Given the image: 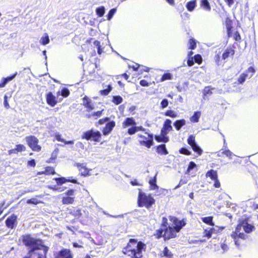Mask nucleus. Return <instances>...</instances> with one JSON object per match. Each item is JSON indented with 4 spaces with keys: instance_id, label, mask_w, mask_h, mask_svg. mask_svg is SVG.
Segmentation results:
<instances>
[{
    "instance_id": "nucleus-1",
    "label": "nucleus",
    "mask_w": 258,
    "mask_h": 258,
    "mask_svg": "<svg viewBox=\"0 0 258 258\" xmlns=\"http://www.w3.org/2000/svg\"><path fill=\"white\" fill-rule=\"evenodd\" d=\"M169 219L172 222L173 226L169 224L166 217H163L160 228L156 230L153 234L155 238L158 239L163 238L165 241L175 238L177 236V233L186 225L184 219L179 220L177 217L172 216H169Z\"/></svg>"
},
{
    "instance_id": "nucleus-2",
    "label": "nucleus",
    "mask_w": 258,
    "mask_h": 258,
    "mask_svg": "<svg viewBox=\"0 0 258 258\" xmlns=\"http://www.w3.org/2000/svg\"><path fill=\"white\" fill-rule=\"evenodd\" d=\"M22 241L25 246L31 248L29 250V256L24 258H47L49 247L43 244L42 239L27 235L23 237Z\"/></svg>"
},
{
    "instance_id": "nucleus-3",
    "label": "nucleus",
    "mask_w": 258,
    "mask_h": 258,
    "mask_svg": "<svg viewBox=\"0 0 258 258\" xmlns=\"http://www.w3.org/2000/svg\"><path fill=\"white\" fill-rule=\"evenodd\" d=\"M146 249V245L145 243L135 238H131L122 251L124 254L131 258H142L143 251H145Z\"/></svg>"
},
{
    "instance_id": "nucleus-4",
    "label": "nucleus",
    "mask_w": 258,
    "mask_h": 258,
    "mask_svg": "<svg viewBox=\"0 0 258 258\" xmlns=\"http://www.w3.org/2000/svg\"><path fill=\"white\" fill-rule=\"evenodd\" d=\"M213 60L218 66H224L226 62V60L230 57H233L235 54V50L231 46L226 48H219L214 52Z\"/></svg>"
},
{
    "instance_id": "nucleus-5",
    "label": "nucleus",
    "mask_w": 258,
    "mask_h": 258,
    "mask_svg": "<svg viewBox=\"0 0 258 258\" xmlns=\"http://www.w3.org/2000/svg\"><path fill=\"white\" fill-rule=\"evenodd\" d=\"M155 203V199L151 195H147L140 190L138 197V205L139 207H145L149 209Z\"/></svg>"
},
{
    "instance_id": "nucleus-6",
    "label": "nucleus",
    "mask_w": 258,
    "mask_h": 258,
    "mask_svg": "<svg viewBox=\"0 0 258 258\" xmlns=\"http://www.w3.org/2000/svg\"><path fill=\"white\" fill-rule=\"evenodd\" d=\"M144 134L147 136L142 134H138V142L140 145L149 149L154 145V136L148 132H145Z\"/></svg>"
},
{
    "instance_id": "nucleus-7",
    "label": "nucleus",
    "mask_w": 258,
    "mask_h": 258,
    "mask_svg": "<svg viewBox=\"0 0 258 258\" xmlns=\"http://www.w3.org/2000/svg\"><path fill=\"white\" fill-rule=\"evenodd\" d=\"M82 138L87 141L92 140L95 142H100L101 134L98 131H94L93 129L87 131L83 133Z\"/></svg>"
},
{
    "instance_id": "nucleus-8",
    "label": "nucleus",
    "mask_w": 258,
    "mask_h": 258,
    "mask_svg": "<svg viewBox=\"0 0 258 258\" xmlns=\"http://www.w3.org/2000/svg\"><path fill=\"white\" fill-rule=\"evenodd\" d=\"M26 142L29 148L34 152H40L41 147L38 144L39 140L34 136H29L25 138Z\"/></svg>"
},
{
    "instance_id": "nucleus-9",
    "label": "nucleus",
    "mask_w": 258,
    "mask_h": 258,
    "mask_svg": "<svg viewBox=\"0 0 258 258\" xmlns=\"http://www.w3.org/2000/svg\"><path fill=\"white\" fill-rule=\"evenodd\" d=\"M54 258H74L71 250L69 248H62L53 254Z\"/></svg>"
},
{
    "instance_id": "nucleus-10",
    "label": "nucleus",
    "mask_w": 258,
    "mask_h": 258,
    "mask_svg": "<svg viewBox=\"0 0 258 258\" xmlns=\"http://www.w3.org/2000/svg\"><path fill=\"white\" fill-rule=\"evenodd\" d=\"M75 190L70 189L64 194L65 196L62 198L61 202L63 205L72 204L75 201V197H74Z\"/></svg>"
},
{
    "instance_id": "nucleus-11",
    "label": "nucleus",
    "mask_w": 258,
    "mask_h": 258,
    "mask_svg": "<svg viewBox=\"0 0 258 258\" xmlns=\"http://www.w3.org/2000/svg\"><path fill=\"white\" fill-rule=\"evenodd\" d=\"M206 176L209 177L211 180L214 181L213 186L215 188H219L221 186L220 182L218 179V173L216 170L210 169L206 173Z\"/></svg>"
},
{
    "instance_id": "nucleus-12",
    "label": "nucleus",
    "mask_w": 258,
    "mask_h": 258,
    "mask_svg": "<svg viewBox=\"0 0 258 258\" xmlns=\"http://www.w3.org/2000/svg\"><path fill=\"white\" fill-rule=\"evenodd\" d=\"M17 219L18 217L16 215L14 214H12L5 221L6 227L11 229H14L18 223Z\"/></svg>"
},
{
    "instance_id": "nucleus-13",
    "label": "nucleus",
    "mask_w": 258,
    "mask_h": 258,
    "mask_svg": "<svg viewBox=\"0 0 258 258\" xmlns=\"http://www.w3.org/2000/svg\"><path fill=\"white\" fill-rule=\"evenodd\" d=\"M172 130L171 126V121L169 119H166L164 122L163 127L161 130V135H167L169 132Z\"/></svg>"
},
{
    "instance_id": "nucleus-14",
    "label": "nucleus",
    "mask_w": 258,
    "mask_h": 258,
    "mask_svg": "<svg viewBox=\"0 0 258 258\" xmlns=\"http://www.w3.org/2000/svg\"><path fill=\"white\" fill-rule=\"evenodd\" d=\"M46 103L51 107L55 106L58 103L56 97L51 92H49L45 96Z\"/></svg>"
},
{
    "instance_id": "nucleus-15",
    "label": "nucleus",
    "mask_w": 258,
    "mask_h": 258,
    "mask_svg": "<svg viewBox=\"0 0 258 258\" xmlns=\"http://www.w3.org/2000/svg\"><path fill=\"white\" fill-rule=\"evenodd\" d=\"M115 126V122L114 120L108 121L102 130L103 135L107 136L109 134Z\"/></svg>"
},
{
    "instance_id": "nucleus-16",
    "label": "nucleus",
    "mask_w": 258,
    "mask_h": 258,
    "mask_svg": "<svg viewBox=\"0 0 258 258\" xmlns=\"http://www.w3.org/2000/svg\"><path fill=\"white\" fill-rule=\"evenodd\" d=\"M75 166L77 167L81 176L85 177L90 175L89 172L91 170L88 169L86 166H84L83 164L77 163L75 164Z\"/></svg>"
},
{
    "instance_id": "nucleus-17",
    "label": "nucleus",
    "mask_w": 258,
    "mask_h": 258,
    "mask_svg": "<svg viewBox=\"0 0 258 258\" xmlns=\"http://www.w3.org/2000/svg\"><path fill=\"white\" fill-rule=\"evenodd\" d=\"M26 150V147L23 144H17L15 148L10 149L8 151V154L11 155L13 154H17L19 152H24Z\"/></svg>"
},
{
    "instance_id": "nucleus-18",
    "label": "nucleus",
    "mask_w": 258,
    "mask_h": 258,
    "mask_svg": "<svg viewBox=\"0 0 258 258\" xmlns=\"http://www.w3.org/2000/svg\"><path fill=\"white\" fill-rule=\"evenodd\" d=\"M83 105L87 109L88 111H90L94 109L92 101L88 96H85L83 98Z\"/></svg>"
},
{
    "instance_id": "nucleus-19",
    "label": "nucleus",
    "mask_w": 258,
    "mask_h": 258,
    "mask_svg": "<svg viewBox=\"0 0 258 258\" xmlns=\"http://www.w3.org/2000/svg\"><path fill=\"white\" fill-rule=\"evenodd\" d=\"M242 221H243V229L246 233H250L255 230L254 226L248 223L247 218L242 220Z\"/></svg>"
},
{
    "instance_id": "nucleus-20",
    "label": "nucleus",
    "mask_w": 258,
    "mask_h": 258,
    "mask_svg": "<svg viewBox=\"0 0 258 258\" xmlns=\"http://www.w3.org/2000/svg\"><path fill=\"white\" fill-rule=\"evenodd\" d=\"M54 179L56 181L57 184L58 185H61L63 183H65L67 182H70L73 183H78V181L75 179H67L65 177H56L54 178Z\"/></svg>"
},
{
    "instance_id": "nucleus-21",
    "label": "nucleus",
    "mask_w": 258,
    "mask_h": 258,
    "mask_svg": "<svg viewBox=\"0 0 258 258\" xmlns=\"http://www.w3.org/2000/svg\"><path fill=\"white\" fill-rule=\"evenodd\" d=\"M146 130H147L142 126H136V125H135L134 126H132L129 128L127 130V133L130 135H133L139 131H142L145 133Z\"/></svg>"
},
{
    "instance_id": "nucleus-22",
    "label": "nucleus",
    "mask_w": 258,
    "mask_h": 258,
    "mask_svg": "<svg viewBox=\"0 0 258 258\" xmlns=\"http://www.w3.org/2000/svg\"><path fill=\"white\" fill-rule=\"evenodd\" d=\"M156 151L160 155H166L168 154V151L165 144H161L157 146Z\"/></svg>"
},
{
    "instance_id": "nucleus-23",
    "label": "nucleus",
    "mask_w": 258,
    "mask_h": 258,
    "mask_svg": "<svg viewBox=\"0 0 258 258\" xmlns=\"http://www.w3.org/2000/svg\"><path fill=\"white\" fill-rule=\"evenodd\" d=\"M136 122L133 117H126L122 122V127L125 128L128 126H134Z\"/></svg>"
},
{
    "instance_id": "nucleus-24",
    "label": "nucleus",
    "mask_w": 258,
    "mask_h": 258,
    "mask_svg": "<svg viewBox=\"0 0 258 258\" xmlns=\"http://www.w3.org/2000/svg\"><path fill=\"white\" fill-rule=\"evenodd\" d=\"M236 159H235L232 162L230 163V166L233 168H238L244 165L242 164L243 160L241 158L236 157Z\"/></svg>"
},
{
    "instance_id": "nucleus-25",
    "label": "nucleus",
    "mask_w": 258,
    "mask_h": 258,
    "mask_svg": "<svg viewBox=\"0 0 258 258\" xmlns=\"http://www.w3.org/2000/svg\"><path fill=\"white\" fill-rule=\"evenodd\" d=\"M68 210L69 214L74 216L76 218H79L82 215L81 210L77 208L73 207L72 208L69 209Z\"/></svg>"
},
{
    "instance_id": "nucleus-26",
    "label": "nucleus",
    "mask_w": 258,
    "mask_h": 258,
    "mask_svg": "<svg viewBox=\"0 0 258 258\" xmlns=\"http://www.w3.org/2000/svg\"><path fill=\"white\" fill-rule=\"evenodd\" d=\"M243 221L242 220L240 221L238 224L236 226L235 231H233L231 234V237L233 239H235L236 236H237V234L241 233L240 231L241 230L242 227H243Z\"/></svg>"
},
{
    "instance_id": "nucleus-27",
    "label": "nucleus",
    "mask_w": 258,
    "mask_h": 258,
    "mask_svg": "<svg viewBox=\"0 0 258 258\" xmlns=\"http://www.w3.org/2000/svg\"><path fill=\"white\" fill-rule=\"evenodd\" d=\"M235 239H233L235 244L237 246L239 247L241 245L239 239L242 240H245L247 238V236L243 232H241L237 234Z\"/></svg>"
},
{
    "instance_id": "nucleus-28",
    "label": "nucleus",
    "mask_w": 258,
    "mask_h": 258,
    "mask_svg": "<svg viewBox=\"0 0 258 258\" xmlns=\"http://www.w3.org/2000/svg\"><path fill=\"white\" fill-rule=\"evenodd\" d=\"M158 255L161 257H166L171 258L172 256V253L167 246H165L163 250L161 251Z\"/></svg>"
},
{
    "instance_id": "nucleus-29",
    "label": "nucleus",
    "mask_w": 258,
    "mask_h": 258,
    "mask_svg": "<svg viewBox=\"0 0 258 258\" xmlns=\"http://www.w3.org/2000/svg\"><path fill=\"white\" fill-rule=\"evenodd\" d=\"M219 153L221 154V156L225 155L230 159H232L233 157H236L235 155L229 149H222L220 150Z\"/></svg>"
},
{
    "instance_id": "nucleus-30",
    "label": "nucleus",
    "mask_w": 258,
    "mask_h": 258,
    "mask_svg": "<svg viewBox=\"0 0 258 258\" xmlns=\"http://www.w3.org/2000/svg\"><path fill=\"white\" fill-rule=\"evenodd\" d=\"M156 176L157 174H156L149 181L150 188L151 190H155L159 188V186L156 184Z\"/></svg>"
},
{
    "instance_id": "nucleus-31",
    "label": "nucleus",
    "mask_w": 258,
    "mask_h": 258,
    "mask_svg": "<svg viewBox=\"0 0 258 258\" xmlns=\"http://www.w3.org/2000/svg\"><path fill=\"white\" fill-rule=\"evenodd\" d=\"M103 111L104 109H102L101 110L94 112L91 114H88L87 117L88 118H92L94 119H97L102 116Z\"/></svg>"
},
{
    "instance_id": "nucleus-32",
    "label": "nucleus",
    "mask_w": 258,
    "mask_h": 258,
    "mask_svg": "<svg viewBox=\"0 0 258 258\" xmlns=\"http://www.w3.org/2000/svg\"><path fill=\"white\" fill-rule=\"evenodd\" d=\"M186 123V121L184 119L176 120L174 122L173 125L177 131H179Z\"/></svg>"
},
{
    "instance_id": "nucleus-33",
    "label": "nucleus",
    "mask_w": 258,
    "mask_h": 258,
    "mask_svg": "<svg viewBox=\"0 0 258 258\" xmlns=\"http://www.w3.org/2000/svg\"><path fill=\"white\" fill-rule=\"evenodd\" d=\"M226 26L227 29V35L228 37H231L233 28L232 21L229 19H227L226 20Z\"/></svg>"
},
{
    "instance_id": "nucleus-34",
    "label": "nucleus",
    "mask_w": 258,
    "mask_h": 258,
    "mask_svg": "<svg viewBox=\"0 0 258 258\" xmlns=\"http://www.w3.org/2000/svg\"><path fill=\"white\" fill-rule=\"evenodd\" d=\"M155 140L158 142V143H160V142H163L164 143H167L169 139V138L166 136V135H155Z\"/></svg>"
},
{
    "instance_id": "nucleus-35",
    "label": "nucleus",
    "mask_w": 258,
    "mask_h": 258,
    "mask_svg": "<svg viewBox=\"0 0 258 258\" xmlns=\"http://www.w3.org/2000/svg\"><path fill=\"white\" fill-rule=\"evenodd\" d=\"M256 72L255 69L252 66L249 67L243 73L246 75L247 79H250L254 75Z\"/></svg>"
},
{
    "instance_id": "nucleus-36",
    "label": "nucleus",
    "mask_w": 258,
    "mask_h": 258,
    "mask_svg": "<svg viewBox=\"0 0 258 258\" xmlns=\"http://www.w3.org/2000/svg\"><path fill=\"white\" fill-rule=\"evenodd\" d=\"M197 6V1L192 0L188 2L186 4V8L189 12H192L194 10Z\"/></svg>"
},
{
    "instance_id": "nucleus-37",
    "label": "nucleus",
    "mask_w": 258,
    "mask_h": 258,
    "mask_svg": "<svg viewBox=\"0 0 258 258\" xmlns=\"http://www.w3.org/2000/svg\"><path fill=\"white\" fill-rule=\"evenodd\" d=\"M201 113L200 111H196L190 117V120L191 122L196 123L199 122Z\"/></svg>"
},
{
    "instance_id": "nucleus-38",
    "label": "nucleus",
    "mask_w": 258,
    "mask_h": 258,
    "mask_svg": "<svg viewBox=\"0 0 258 258\" xmlns=\"http://www.w3.org/2000/svg\"><path fill=\"white\" fill-rule=\"evenodd\" d=\"M200 6L207 11H210L211 9L210 3L208 0H201Z\"/></svg>"
},
{
    "instance_id": "nucleus-39",
    "label": "nucleus",
    "mask_w": 258,
    "mask_h": 258,
    "mask_svg": "<svg viewBox=\"0 0 258 258\" xmlns=\"http://www.w3.org/2000/svg\"><path fill=\"white\" fill-rule=\"evenodd\" d=\"M213 216H208L206 217L202 218V221L210 226H214V223L213 222Z\"/></svg>"
},
{
    "instance_id": "nucleus-40",
    "label": "nucleus",
    "mask_w": 258,
    "mask_h": 258,
    "mask_svg": "<svg viewBox=\"0 0 258 258\" xmlns=\"http://www.w3.org/2000/svg\"><path fill=\"white\" fill-rule=\"evenodd\" d=\"M55 138L56 140L58 142H61L64 143L65 144H68V145H73L74 144V141H66L61 137V135L59 134H56L55 135Z\"/></svg>"
},
{
    "instance_id": "nucleus-41",
    "label": "nucleus",
    "mask_w": 258,
    "mask_h": 258,
    "mask_svg": "<svg viewBox=\"0 0 258 258\" xmlns=\"http://www.w3.org/2000/svg\"><path fill=\"white\" fill-rule=\"evenodd\" d=\"M40 42L43 45H45L49 42V36L47 33H44V35L41 38Z\"/></svg>"
},
{
    "instance_id": "nucleus-42",
    "label": "nucleus",
    "mask_w": 258,
    "mask_h": 258,
    "mask_svg": "<svg viewBox=\"0 0 258 258\" xmlns=\"http://www.w3.org/2000/svg\"><path fill=\"white\" fill-rule=\"evenodd\" d=\"M112 89V87L111 85H108L107 86V88L104 90H101L99 91V93L100 95L102 96H107L108 95L111 91Z\"/></svg>"
},
{
    "instance_id": "nucleus-43",
    "label": "nucleus",
    "mask_w": 258,
    "mask_h": 258,
    "mask_svg": "<svg viewBox=\"0 0 258 258\" xmlns=\"http://www.w3.org/2000/svg\"><path fill=\"white\" fill-rule=\"evenodd\" d=\"M172 75L169 73H165L162 76L160 81L163 82L166 80H171L172 79Z\"/></svg>"
},
{
    "instance_id": "nucleus-44",
    "label": "nucleus",
    "mask_w": 258,
    "mask_h": 258,
    "mask_svg": "<svg viewBox=\"0 0 258 258\" xmlns=\"http://www.w3.org/2000/svg\"><path fill=\"white\" fill-rule=\"evenodd\" d=\"M105 11V8L103 6H101L96 8V13L99 17H101L104 15Z\"/></svg>"
},
{
    "instance_id": "nucleus-45",
    "label": "nucleus",
    "mask_w": 258,
    "mask_h": 258,
    "mask_svg": "<svg viewBox=\"0 0 258 258\" xmlns=\"http://www.w3.org/2000/svg\"><path fill=\"white\" fill-rule=\"evenodd\" d=\"M164 115L166 116H169L172 118H175L177 116V113L175 111L172 110H167L164 113Z\"/></svg>"
},
{
    "instance_id": "nucleus-46",
    "label": "nucleus",
    "mask_w": 258,
    "mask_h": 258,
    "mask_svg": "<svg viewBox=\"0 0 258 258\" xmlns=\"http://www.w3.org/2000/svg\"><path fill=\"white\" fill-rule=\"evenodd\" d=\"M122 101V98L120 96L117 95L113 96L112 101L115 105H118L121 103Z\"/></svg>"
},
{
    "instance_id": "nucleus-47",
    "label": "nucleus",
    "mask_w": 258,
    "mask_h": 258,
    "mask_svg": "<svg viewBox=\"0 0 258 258\" xmlns=\"http://www.w3.org/2000/svg\"><path fill=\"white\" fill-rule=\"evenodd\" d=\"M44 172L45 175H54L55 171L53 167L51 166H47L45 168Z\"/></svg>"
},
{
    "instance_id": "nucleus-48",
    "label": "nucleus",
    "mask_w": 258,
    "mask_h": 258,
    "mask_svg": "<svg viewBox=\"0 0 258 258\" xmlns=\"http://www.w3.org/2000/svg\"><path fill=\"white\" fill-rule=\"evenodd\" d=\"M189 47L188 49L193 50L195 49L197 47V43L196 40L193 38H190L188 40Z\"/></svg>"
},
{
    "instance_id": "nucleus-49",
    "label": "nucleus",
    "mask_w": 258,
    "mask_h": 258,
    "mask_svg": "<svg viewBox=\"0 0 258 258\" xmlns=\"http://www.w3.org/2000/svg\"><path fill=\"white\" fill-rule=\"evenodd\" d=\"M18 73L16 72L14 74L10 76L7 77L6 78H3L2 79L3 81L4 82V83L6 85L7 83H8L9 82L12 81L13 79H14L16 76L17 75Z\"/></svg>"
},
{
    "instance_id": "nucleus-50",
    "label": "nucleus",
    "mask_w": 258,
    "mask_h": 258,
    "mask_svg": "<svg viewBox=\"0 0 258 258\" xmlns=\"http://www.w3.org/2000/svg\"><path fill=\"white\" fill-rule=\"evenodd\" d=\"M193 151L197 154L198 155H201L203 153V150L201 149V148L197 145V144H196L195 145H193L192 147H191Z\"/></svg>"
},
{
    "instance_id": "nucleus-51",
    "label": "nucleus",
    "mask_w": 258,
    "mask_h": 258,
    "mask_svg": "<svg viewBox=\"0 0 258 258\" xmlns=\"http://www.w3.org/2000/svg\"><path fill=\"white\" fill-rule=\"evenodd\" d=\"M187 142L188 144L190 147H192L193 145L197 144V143L196 142V140H195V137L192 135H191L188 136L187 140Z\"/></svg>"
},
{
    "instance_id": "nucleus-52",
    "label": "nucleus",
    "mask_w": 258,
    "mask_h": 258,
    "mask_svg": "<svg viewBox=\"0 0 258 258\" xmlns=\"http://www.w3.org/2000/svg\"><path fill=\"white\" fill-rule=\"evenodd\" d=\"M246 79H247V78L246 77V75H245V74H244L243 73H242L237 78V84H242L245 81Z\"/></svg>"
},
{
    "instance_id": "nucleus-53",
    "label": "nucleus",
    "mask_w": 258,
    "mask_h": 258,
    "mask_svg": "<svg viewBox=\"0 0 258 258\" xmlns=\"http://www.w3.org/2000/svg\"><path fill=\"white\" fill-rule=\"evenodd\" d=\"M109 120L110 118L108 117H104L103 118L99 119L98 121L95 123V125L97 126H99V125H102L104 124L106 122H108V121H109Z\"/></svg>"
},
{
    "instance_id": "nucleus-54",
    "label": "nucleus",
    "mask_w": 258,
    "mask_h": 258,
    "mask_svg": "<svg viewBox=\"0 0 258 258\" xmlns=\"http://www.w3.org/2000/svg\"><path fill=\"white\" fill-rule=\"evenodd\" d=\"M94 45H95L97 47V52L99 54H101L102 52V49L101 48V46L100 45V42L98 40H95L93 42Z\"/></svg>"
},
{
    "instance_id": "nucleus-55",
    "label": "nucleus",
    "mask_w": 258,
    "mask_h": 258,
    "mask_svg": "<svg viewBox=\"0 0 258 258\" xmlns=\"http://www.w3.org/2000/svg\"><path fill=\"white\" fill-rule=\"evenodd\" d=\"M70 94L69 90L67 88H63L61 91V95L64 98L68 97Z\"/></svg>"
},
{
    "instance_id": "nucleus-56",
    "label": "nucleus",
    "mask_w": 258,
    "mask_h": 258,
    "mask_svg": "<svg viewBox=\"0 0 258 258\" xmlns=\"http://www.w3.org/2000/svg\"><path fill=\"white\" fill-rule=\"evenodd\" d=\"M179 152L181 154L187 156H189L191 155V152L185 148H181L179 150Z\"/></svg>"
},
{
    "instance_id": "nucleus-57",
    "label": "nucleus",
    "mask_w": 258,
    "mask_h": 258,
    "mask_svg": "<svg viewBox=\"0 0 258 258\" xmlns=\"http://www.w3.org/2000/svg\"><path fill=\"white\" fill-rule=\"evenodd\" d=\"M40 203H41V202L38 201L36 198H31L27 201V203L29 204L37 205Z\"/></svg>"
},
{
    "instance_id": "nucleus-58",
    "label": "nucleus",
    "mask_w": 258,
    "mask_h": 258,
    "mask_svg": "<svg viewBox=\"0 0 258 258\" xmlns=\"http://www.w3.org/2000/svg\"><path fill=\"white\" fill-rule=\"evenodd\" d=\"M194 61L198 63L199 64H200L202 62V57L201 55L199 54H196L194 57Z\"/></svg>"
},
{
    "instance_id": "nucleus-59",
    "label": "nucleus",
    "mask_w": 258,
    "mask_h": 258,
    "mask_svg": "<svg viewBox=\"0 0 258 258\" xmlns=\"http://www.w3.org/2000/svg\"><path fill=\"white\" fill-rule=\"evenodd\" d=\"M161 108L162 109L167 107L168 105V101L166 99H163L160 103Z\"/></svg>"
},
{
    "instance_id": "nucleus-60",
    "label": "nucleus",
    "mask_w": 258,
    "mask_h": 258,
    "mask_svg": "<svg viewBox=\"0 0 258 258\" xmlns=\"http://www.w3.org/2000/svg\"><path fill=\"white\" fill-rule=\"evenodd\" d=\"M116 12V9H111L107 15V19L108 20H110L112 17H113V15L114 14V13Z\"/></svg>"
},
{
    "instance_id": "nucleus-61",
    "label": "nucleus",
    "mask_w": 258,
    "mask_h": 258,
    "mask_svg": "<svg viewBox=\"0 0 258 258\" xmlns=\"http://www.w3.org/2000/svg\"><path fill=\"white\" fill-rule=\"evenodd\" d=\"M233 38L235 41H240L241 40V38L239 33L238 31H236L234 32L233 34Z\"/></svg>"
},
{
    "instance_id": "nucleus-62",
    "label": "nucleus",
    "mask_w": 258,
    "mask_h": 258,
    "mask_svg": "<svg viewBox=\"0 0 258 258\" xmlns=\"http://www.w3.org/2000/svg\"><path fill=\"white\" fill-rule=\"evenodd\" d=\"M67 228L68 230L73 232H75L76 231H78L79 229V226H67Z\"/></svg>"
},
{
    "instance_id": "nucleus-63",
    "label": "nucleus",
    "mask_w": 258,
    "mask_h": 258,
    "mask_svg": "<svg viewBox=\"0 0 258 258\" xmlns=\"http://www.w3.org/2000/svg\"><path fill=\"white\" fill-rule=\"evenodd\" d=\"M203 237H206L208 239H210L212 237V235L210 231L208 229H205L204 231V235Z\"/></svg>"
},
{
    "instance_id": "nucleus-64",
    "label": "nucleus",
    "mask_w": 258,
    "mask_h": 258,
    "mask_svg": "<svg viewBox=\"0 0 258 258\" xmlns=\"http://www.w3.org/2000/svg\"><path fill=\"white\" fill-rule=\"evenodd\" d=\"M196 164L195 162H194L193 161H190L189 163V164H188V168H187V171H190L191 170H192L193 168H194L195 167H196Z\"/></svg>"
}]
</instances>
